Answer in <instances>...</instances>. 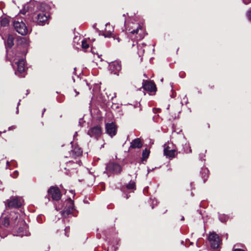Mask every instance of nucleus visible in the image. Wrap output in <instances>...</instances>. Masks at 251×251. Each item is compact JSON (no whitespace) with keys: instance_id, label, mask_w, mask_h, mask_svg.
Masks as SVG:
<instances>
[{"instance_id":"1","label":"nucleus","mask_w":251,"mask_h":251,"mask_svg":"<svg viewBox=\"0 0 251 251\" xmlns=\"http://www.w3.org/2000/svg\"><path fill=\"white\" fill-rule=\"evenodd\" d=\"M50 9V5L45 3L37 4L36 13L33 17V21L39 25H43L48 23Z\"/></svg>"},{"instance_id":"2","label":"nucleus","mask_w":251,"mask_h":251,"mask_svg":"<svg viewBox=\"0 0 251 251\" xmlns=\"http://www.w3.org/2000/svg\"><path fill=\"white\" fill-rule=\"evenodd\" d=\"M131 20V18L129 16L127 18H126L125 20V25L126 29L129 31L130 37L132 38L135 35V38L137 40L143 39L145 35L143 27L138 24L136 25L134 24L135 26L130 25V22ZM132 24L133 25L132 23Z\"/></svg>"},{"instance_id":"3","label":"nucleus","mask_w":251,"mask_h":251,"mask_svg":"<svg viewBox=\"0 0 251 251\" xmlns=\"http://www.w3.org/2000/svg\"><path fill=\"white\" fill-rule=\"evenodd\" d=\"M9 225V217L8 215L3 213L0 218V236L4 238L7 236V232H5L3 227H7Z\"/></svg>"},{"instance_id":"4","label":"nucleus","mask_w":251,"mask_h":251,"mask_svg":"<svg viewBox=\"0 0 251 251\" xmlns=\"http://www.w3.org/2000/svg\"><path fill=\"white\" fill-rule=\"evenodd\" d=\"M13 26L15 29L19 34L22 35H25L28 34L30 30L27 28L25 23L22 21H16L13 22Z\"/></svg>"},{"instance_id":"5","label":"nucleus","mask_w":251,"mask_h":251,"mask_svg":"<svg viewBox=\"0 0 251 251\" xmlns=\"http://www.w3.org/2000/svg\"><path fill=\"white\" fill-rule=\"evenodd\" d=\"M176 151V146L172 142H168L164 145V154L167 157L174 158Z\"/></svg>"},{"instance_id":"6","label":"nucleus","mask_w":251,"mask_h":251,"mask_svg":"<svg viewBox=\"0 0 251 251\" xmlns=\"http://www.w3.org/2000/svg\"><path fill=\"white\" fill-rule=\"evenodd\" d=\"M121 171L122 168L119 164L114 162H110L106 166L105 173L109 176L112 174H119Z\"/></svg>"},{"instance_id":"7","label":"nucleus","mask_w":251,"mask_h":251,"mask_svg":"<svg viewBox=\"0 0 251 251\" xmlns=\"http://www.w3.org/2000/svg\"><path fill=\"white\" fill-rule=\"evenodd\" d=\"M208 240L211 247L213 249H217L221 243V240L219 236L215 233H211L208 236Z\"/></svg>"},{"instance_id":"8","label":"nucleus","mask_w":251,"mask_h":251,"mask_svg":"<svg viewBox=\"0 0 251 251\" xmlns=\"http://www.w3.org/2000/svg\"><path fill=\"white\" fill-rule=\"evenodd\" d=\"M13 61L15 62V64L17 65V71L15 72L16 75H19L20 77L24 76V75L22 74L24 73L25 71L24 59L23 58H15Z\"/></svg>"},{"instance_id":"9","label":"nucleus","mask_w":251,"mask_h":251,"mask_svg":"<svg viewBox=\"0 0 251 251\" xmlns=\"http://www.w3.org/2000/svg\"><path fill=\"white\" fill-rule=\"evenodd\" d=\"M48 194L51 197L52 200L57 201L61 199V195L59 189L57 187H51L48 190Z\"/></svg>"},{"instance_id":"10","label":"nucleus","mask_w":251,"mask_h":251,"mask_svg":"<svg viewBox=\"0 0 251 251\" xmlns=\"http://www.w3.org/2000/svg\"><path fill=\"white\" fill-rule=\"evenodd\" d=\"M22 203L23 200L22 199L19 198H13L10 200H7L5 205L6 206H7L9 207L18 208L22 205Z\"/></svg>"},{"instance_id":"11","label":"nucleus","mask_w":251,"mask_h":251,"mask_svg":"<svg viewBox=\"0 0 251 251\" xmlns=\"http://www.w3.org/2000/svg\"><path fill=\"white\" fill-rule=\"evenodd\" d=\"M67 205L62 212L63 216H67L71 214L74 210V201L69 198L67 200Z\"/></svg>"},{"instance_id":"12","label":"nucleus","mask_w":251,"mask_h":251,"mask_svg":"<svg viewBox=\"0 0 251 251\" xmlns=\"http://www.w3.org/2000/svg\"><path fill=\"white\" fill-rule=\"evenodd\" d=\"M101 134V128L98 126H94L88 130V134L92 137L98 138Z\"/></svg>"},{"instance_id":"13","label":"nucleus","mask_w":251,"mask_h":251,"mask_svg":"<svg viewBox=\"0 0 251 251\" xmlns=\"http://www.w3.org/2000/svg\"><path fill=\"white\" fill-rule=\"evenodd\" d=\"M109 70L115 75H118L121 69V65L118 61H114L109 64Z\"/></svg>"},{"instance_id":"14","label":"nucleus","mask_w":251,"mask_h":251,"mask_svg":"<svg viewBox=\"0 0 251 251\" xmlns=\"http://www.w3.org/2000/svg\"><path fill=\"white\" fill-rule=\"evenodd\" d=\"M105 128L107 133L111 137H113L116 135L117 127L114 123L107 124L105 126Z\"/></svg>"},{"instance_id":"15","label":"nucleus","mask_w":251,"mask_h":251,"mask_svg":"<svg viewBox=\"0 0 251 251\" xmlns=\"http://www.w3.org/2000/svg\"><path fill=\"white\" fill-rule=\"evenodd\" d=\"M37 4H39L34 1H31L28 3L25 4L22 9L20 10V13L22 14H25L27 12L29 11L30 9H31L33 6L37 7Z\"/></svg>"},{"instance_id":"16","label":"nucleus","mask_w":251,"mask_h":251,"mask_svg":"<svg viewBox=\"0 0 251 251\" xmlns=\"http://www.w3.org/2000/svg\"><path fill=\"white\" fill-rule=\"evenodd\" d=\"M21 224L23 225L22 227H20L17 231V233L16 234L17 236H28V232L26 230L27 227L26 225L25 224L24 222L21 221Z\"/></svg>"},{"instance_id":"17","label":"nucleus","mask_w":251,"mask_h":251,"mask_svg":"<svg viewBox=\"0 0 251 251\" xmlns=\"http://www.w3.org/2000/svg\"><path fill=\"white\" fill-rule=\"evenodd\" d=\"M144 89L150 92H153L156 90V87L154 83L146 81L143 84Z\"/></svg>"},{"instance_id":"18","label":"nucleus","mask_w":251,"mask_h":251,"mask_svg":"<svg viewBox=\"0 0 251 251\" xmlns=\"http://www.w3.org/2000/svg\"><path fill=\"white\" fill-rule=\"evenodd\" d=\"M142 146V143L139 138L133 140L130 143V148L133 149L140 148Z\"/></svg>"},{"instance_id":"19","label":"nucleus","mask_w":251,"mask_h":251,"mask_svg":"<svg viewBox=\"0 0 251 251\" xmlns=\"http://www.w3.org/2000/svg\"><path fill=\"white\" fill-rule=\"evenodd\" d=\"M72 153L73 157H75L80 156L82 153V150L78 147H75L72 151Z\"/></svg>"},{"instance_id":"20","label":"nucleus","mask_w":251,"mask_h":251,"mask_svg":"<svg viewBox=\"0 0 251 251\" xmlns=\"http://www.w3.org/2000/svg\"><path fill=\"white\" fill-rule=\"evenodd\" d=\"M146 46V45L144 43L139 44L137 45L138 51L137 53L138 54L140 57L142 56L145 51L144 47Z\"/></svg>"},{"instance_id":"21","label":"nucleus","mask_w":251,"mask_h":251,"mask_svg":"<svg viewBox=\"0 0 251 251\" xmlns=\"http://www.w3.org/2000/svg\"><path fill=\"white\" fill-rule=\"evenodd\" d=\"M14 44V38L11 35H9L7 37V41L6 43V46L9 48H11Z\"/></svg>"},{"instance_id":"22","label":"nucleus","mask_w":251,"mask_h":251,"mask_svg":"<svg viewBox=\"0 0 251 251\" xmlns=\"http://www.w3.org/2000/svg\"><path fill=\"white\" fill-rule=\"evenodd\" d=\"M81 47L83 50H86L89 47L88 41L84 39L81 41Z\"/></svg>"},{"instance_id":"23","label":"nucleus","mask_w":251,"mask_h":251,"mask_svg":"<svg viewBox=\"0 0 251 251\" xmlns=\"http://www.w3.org/2000/svg\"><path fill=\"white\" fill-rule=\"evenodd\" d=\"M0 24L3 26H7L9 24L8 20L5 18L0 19Z\"/></svg>"},{"instance_id":"24","label":"nucleus","mask_w":251,"mask_h":251,"mask_svg":"<svg viewBox=\"0 0 251 251\" xmlns=\"http://www.w3.org/2000/svg\"><path fill=\"white\" fill-rule=\"evenodd\" d=\"M128 190H135V183L134 181H130L126 186Z\"/></svg>"},{"instance_id":"25","label":"nucleus","mask_w":251,"mask_h":251,"mask_svg":"<svg viewBox=\"0 0 251 251\" xmlns=\"http://www.w3.org/2000/svg\"><path fill=\"white\" fill-rule=\"evenodd\" d=\"M219 220L222 222H226L228 219V217L224 214L223 215H220L219 216Z\"/></svg>"},{"instance_id":"26","label":"nucleus","mask_w":251,"mask_h":251,"mask_svg":"<svg viewBox=\"0 0 251 251\" xmlns=\"http://www.w3.org/2000/svg\"><path fill=\"white\" fill-rule=\"evenodd\" d=\"M149 153H150L149 151L148 150H147V149H145L143 151V154H142L143 157L144 159L147 158L149 155Z\"/></svg>"},{"instance_id":"27","label":"nucleus","mask_w":251,"mask_h":251,"mask_svg":"<svg viewBox=\"0 0 251 251\" xmlns=\"http://www.w3.org/2000/svg\"><path fill=\"white\" fill-rule=\"evenodd\" d=\"M112 34V31H107L106 29L105 32L103 33V35L105 37H109L111 36Z\"/></svg>"},{"instance_id":"28","label":"nucleus","mask_w":251,"mask_h":251,"mask_svg":"<svg viewBox=\"0 0 251 251\" xmlns=\"http://www.w3.org/2000/svg\"><path fill=\"white\" fill-rule=\"evenodd\" d=\"M10 216L12 217L11 219L15 220L18 219V214L16 213L15 212H12L10 214Z\"/></svg>"},{"instance_id":"29","label":"nucleus","mask_w":251,"mask_h":251,"mask_svg":"<svg viewBox=\"0 0 251 251\" xmlns=\"http://www.w3.org/2000/svg\"><path fill=\"white\" fill-rule=\"evenodd\" d=\"M247 16L248 19L251 21V8L247 12Z\"/></svg>"},{"instance_id":"30","label":"nucleus","mask_w":251,"mask_h":251,"mask_svg":"<svg viewBox=\"0 0 251 251\" xmlns=\"http://www.w3.org/2000/svg\"><path fill=\"white\" fill-rule=\"evenodd\" d=\"M18 176V172L17 171H15L14 172V173L13 174V175H12V177L14 178L17 177Z\"/></svg>"},{"instance_id":"31","label":"nucleus","mask_w":251,"mask_h":251,"mask_svg":"<svg viewBox=\"0 0 251 251\" xmlns=\"http://www.w3.org/2000/svg\"><path fill=\"white\" fill-rule=\"evenodd\" d=\"M65 234L67 236H68L69 235L67 234V232L69 231V227H66L65 229Z\"/></svg>"},{"instance_id":"32","label":"nucleus","mask_w":251,"mask_h":251,"mask_svg":"<svg viewBox=\"0 0 251 251\" xmlns=\"http://www.w3.org/2000/svg\"><path fill=\"white\" fill-rule=\"evenodd\" d=\"M202 171L205 174H207L208 172V170L206 168H202Z\"/></svg>"},{"instance_id":"33","label":"nucleus","mask_w":251,"mask_h":251,"mask_svg":"<svg viewBox=\"0 0 251 251\" xmlns=\"http://www.w3.org/2000/svg\"><path fill=\"white\" fill-rule=\"evenodd\" d=\"M233 251H245L244 250L240 249H234Z\"/></svg>"},{"instance_id":"34","label":"nucleus","mask_w":251,"mask_h":251,"mask_svg":"<svg viewBox=\"0 0 251 251\" xmlns=\"http://www.w3.org/2000/svg\"><path fill=\"white\" fill-rule=\"evenodd\" d=\"M113 38H114V39H116L115 37H113ZM116 39L117 40L118 42H120V39L119 37L116 38Z\"/></svg>"},{"instance_id":"35","label":"nucleus","mask_w":251,"mask_h":251,"mask_svg":"<svg viewBox=\"0 0 251 251\" xmlns=\"http://www.w3.org/2000/svg\"><path fill=\"white\" fill-rule=\"evenodd\" d=\"M70 192L73 195V196L74 197L75 193H74V191L73 190H70Z\"/></svg>"},{"instance_id":"36","label":"nucleus","mask_w":251,"mask_h":251,"mask_svg":"<svg viewBox=\"0 0 251 251\" xmlns=\"http://www.w3.org/2000/svg\"><path fill=\"white\" fill-rule=\"evenodd\" d=\"M244 1V2L246 4H248L250 1H246L245 0H243Z\"/></svg>"},{"instance_id":"37","label":"nucleus","mask_w":251,"mask_h":251,"mask_svg":"<svg viewBox=\"0 0 251 251\" xmlns=\"http://www.w3.org/2000/svg\"><path fill=\"white\" fill-rule=\"evenodd\" d=\"M6 165H7V166H9L10 165V162L7 161Z\"/></svg>"},{"instance_id":"38","label":"nucleus","mask_w":251,"mask_h":251,"mask_svg":"<svg viewBox=\"0 0 251 251\" xmlns=\"http://www.w3.org/2000/svg\"><path fill=\"white\" fill-rule=\"evenodd\" d=\"M187 153H189V152H191V149H189V151H186Z\"/></svg>"},{"instance_id":"39","label":"nucleus","mask_w":251,"mask_h":251,"mask_svg":"<svg viewBox=\"0 0 251 251\" xmlns=\"http://www.w3.org/2000/svg\"><path fill=\"white\" fill-rule=\"evenodd\" d=\"M13 128V126H11V127H9V129L10 130L11 129H12Z\"/></svg>"},{"instance_id":"40","label":"nucleus","mask_w":251,"mask_h":251,"mask_svg":"<svg viewBox=\"0 0 251 251\" xmlns=\"http://www.w3.org/2000/svg\"><path fill=\"white\" fill-rule=\"evenodd\" d=\"M169 107H170V105H169L167 108V109H169Z\"/></svg>"},{"instance_id":"41","label":"nucleus","mask_w":251,"mask_h":251,"mask_svg":"<svg viewBox=\"0 0 251 251\" xmlns=\"http://www.w3.org/2000/svg\"><path fill=\"white\" fill-rule=\"evenodd\" d=\"M184 219V217H182L181 218V220H183Z\"/></svg>"},{"instance_id":"42","label":"nucleus","mask_w":251,"mask_h":251,"mask_svg":"<svg viewBox=\"0 0 251 251\" xmlns=\"http://www.w3.org/2000/svg\"><path fill=\"white\" fill-rule=\"evenodd\" d=\"M75 92H76V95H77L79 94V93H78V92H76V91H75Z\"/></svg>"},{"instance_id":"43","label":"nucleus","mask_w":251,"mask_h":251,"mask_svg":"<svg viewBox=\"0 0 251 251\" xmlns=\"http://www.w3.org/2000/svg\"><path fill=\"white\" fill-rule=\"evenodd\" d=\"M123 17H126V14H124L123 15Z\"/></svg>"},{"instance_id":"44","label":"nucleus","mask_w":251,"mask_h":251,"mask_svg":"<svg viewBox=\"0 0 251 251\" xmlns=\"http://www.w3.org/2000/svg\"><path fill=\"white\" fill-rule=\"evenodd\" d=\"M76 134H77V132H75V134L74 136H75V135H76Z\"/></svg>"},{"instance_id":"45","label":"nucleus","mask_w":251,"mask_h":251,"mask_svg":"<svg viewBox=\"0 0 251 251\" xmlns=\"http://www.w3.org/2000/svg\"><path fill=\"white\" fill-rule=\"evenodd\" d=\"M163 78H162V79H161V81L162 82V81H163Z\"/></svg>"},{"instance_id":"46","label":"nucleus","mask_w":251,"mask_h":251,"mask_svg":"<svg viewBox=\"0 0 251 251\" xmlns=\"http://www.w3.org/2000/svg\"><path fill=\"white\" fill-rule=\"evenodd\" d=\"M20 104V101L18 103V106Z\"/></svg>"},{"instance_id":"47","label":"nucleus","mask_w":251,"mask_h":251,"mask_svg":"<svg viewBox=\"0 0 251 251\" xmlns=\"http://www.w3.org/2000/svg\"><path fill=\"white\" fill-rule=\"evenodd\" d=\"M45 110H46L45 109H44L43 112H44L45 111Z\"/></svg>"}]
</instances>
